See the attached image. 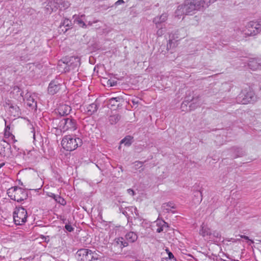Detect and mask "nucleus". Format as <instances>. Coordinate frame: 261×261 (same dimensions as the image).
I'll use <instances>...</instances> for the list:
<instances>
[{
  "instance_id": "1",
  "label": "nucleus",
  "mask_w": 261,
  "mask_h": 261,
  "mask_svg": "<svg viewBox=\"0 0 261 261\" xmlns=\"http://www.w3.org/2000/svg\"><path fill=\"white\" fill-rule=\"evenodd\" d=\"M80 65V59L78 57H71L59 61L58 68L61 72H66L76 68Z\"/></svg>"
},
{
  "instance_id": "2",
  "label": "nucleus",
  "mask_w": 261,
  "mask_h": 261,
  "mask_svg": "<svg viewBox=\"0 0 261 261\" xmlns=\"http://www.w3.org/2000/svg\"><path fill=\"white\" fill-rule=\"evenodd\" d=\"M82 140L75 135H66L63 138L61 145L63 148L67 151H72L81 146Z\"/></svg>"
},
{
  "instance_id": "3",
  "label": "nucleus",
  "mask_w": 261,
  "mask_h": 261,
  "mask_svg": "<svg viewBox=\"0 0 261 261\" xmlns=\"http://www.w3.org/2000/svg\"><path fill=\"white\" fill-rule=\"evenodd\" d=\"M7 194L11 199L21 202L28 198V192L25 189L18 187H13L7 190Z\"/></svg>"
},
{
  "instance_id": "4",
  "label": "nucleus",
  "mask_w": 261,
  "mask_h": 261,
  "mask_svg": "<svg viewBox=\"0 0 261 261\" xmlns=\"http://www.w3.org/2000/svg\"><path fill=\"white\" fill-rule=\"evenodd\" d=\"M58 127L63 133L67 131L72 132L77 128L76 121L71 117L63 118L60 121Z\"/></svg>"
},
{
  "instance_id": "5",
  "label": "nucleus",
  "mask_w": 261,
  "mask_h": 261,
  "mask_svg": "<svg viewBox=\"0 0 261 261\" xmlns=\"http://www.w3.org/2000/svg\"><path fill=\"white\" fill-rule=\"evenodd\" d=\"M197 11L190 0H186L184 3L178 6L175 11L176 16L179 17L182 15H192Z\"/></svg>"
},
{
  "instance_id": "6",
  "label": "nucleus",
  "mask_w": 261,
  "mask_h": 261,
  "mask_svg": "<svg viewBox=\"0 0 261 261\" xmlns=\"http://www.w3.org/2000/svg\"><path fill=\"white\" fill-rule=\"evenodd\" d=\"M240 31L245 37L255 36L261 32V24L257 22L250 21Z\"/></svg>"
},
{
  "instance_id": "7",
  "label": "nucleus",
  "mask_w": 261,
  "mask_h": 261,
  "mask_svg": "<svg viewBox=\"0 0 261 261\" xmlns=\"http://www.w3.org/2000/svg\"><path fill=\"white\" fill-rule=\"evenodd\" d=\"M28 214L23 207H16L13 212L14 222L16 225H20L26 222Z\"/></svg>"
},
{
  "instance_id": "8",
  "label": "nucleus",
  "mask_w": 261,
  "mask_h": 261,
  "mask_svg": "<svg viewBox=\"0 0 261 261\" xmlns=\"http://www.w3.org/2000/svg\"><path fill=\"white\" fill-rule=\"evenodd\" d=\"M256 97L253 92L249 91L246 92L245 91H242L237 97V101L243 105L255 101Z\"/></svg>"
},
{
  "instance_id": "9",
  "label": "nucleus",
  "mask_w": 261,
  "mask_h": 261,
  "mask_svg": "<svg viewBox=\"0 0 261 261\" xmlns=\"http://www.w3.org/2000/svg\"><path fill=\"white\" fill-rule=\"evenodd\" d=\"M37 96L35 94H31L28 92L25 95V97L23 98V100H25L26 103L28 107L32 109H37Z\"/></svg>"
},
{
  "instance_id": "10",
  "label": "nucleus",
  "mask_w": 261,
  "mask_h": 261,
  "mask_svg": "<svg viewBox=\"0 0 261 261\" xmlns=\"http://www.w3.org/2000/svg\"><path fill=\"white\" fill-rule=\"evenodd\" d=\"M94 252H92L91 250L88 249H81L79 250L76 254L77 255L82 256L81 258L82 260H85V259H96L97 258H95L93 256Z\"/></svg>"
},
{
  "instance_id": "11",
  "label": "nucleus",
  "mask_w": 261,
  "mask_h": 261,
  "mask_svg": "<svg viewBox=\"0 0 261 261\" xmlns=\"http://www.w3.org/2000/svg\"><path fill=\"white\" fill-rule=\"evenodd\" d=\"M59 0H50L45 6V10L47 13H51L56 11L59 7Z\"/></svg>"
},
{
  "instance_id": "12",
  "label": "nucleus",
  "mask_w": 261,
  "mask_h": 261,
  "mask_svg": "<svg viewBox=\"0 0 261 261\" xmlns=\"http://www.w3.org/2000/svg\"><path fill=\"white\" fill-rule=\"evenodd\" d=\"M61 86V85L58 81H52L49 84L48 92L50 94L54 95L60 90Z\"/></svg>"
},
{
  "instance_id": "13",
  "label": "nucleus",
  "mask_w": 261,
  "mask_h": 261,
  "mask_svg": "<svg viewBox=\"0 0 261 261\" xmlns=\"http://www.w3.org/2000/svg\"><path fill=\"white\" fill-rule=\"evenodd\" d=\"M197 11L208 7L207 0H190Z\"/></svg>"
},
{
  "instance_id": "14",
  "label": "nucleus",
  "mask_w": 261,
  "mask_h": 261,
  "mask_svg": "<svg viewBox=\"0 0 261 261\" xmlns=\"http://www.w3.org/2000/svg\"><path fill=\"white\" fill-rule=\"evenodd\" d=\"M168 18V14L166 13H163L160 16L155 17L153 19V22L155 24L156 28H159L163 23L165 22ZM165 26L164 24H163Z\"/></svg>"
},
{
  "instance_id": "15",
  "label": "nucleus",
  "mask_w": 261,
  "mask_h": 261,
  "mask_svg": "<svg viewBox=\"0 0 261 261\" xmlns=\"http://www.w3.org/2000/svg\"><path fill=\"white\" fill-rule=\"evenodd\" d=\"M57 110L60 116H64L69 114L71 111V108L69 106L64 104L60 105Z\"/></svg>"
},
{
  "instance_id": "16",
  "label": "nucleus",
  "mask_w": 261,
  "mask_h": 261,
  "mask_svg": "<svg viewBox=\"0 0 261 261\" xmlns=\"http://www.w3.org/2000/svg\"><path fill=\"white\" fill-rule=\"evenodd\" d=\"M6 105L9 106V111L11 115L15 117L20 114V109L17 105L11 103H6Z\"/></svg>"
},
{
  "instance_id": "17",
  "label": "nucleus",
  "mask_w": 261,
  "mask_h": 261,
  "mask_svg": "<svg viewBox=\"0 0 261 261\" xmlns=\"http://www.w3.org/2000/svg\"><path fill=\"white\" fill-rule=\"evenodd\" d=\"M138 235L134 231L127 232L125 235V241L129 243H133L135 242L138 239Z\"/></svg>"
},
{
  "instance_id": "18",
  "label": "nucleus",
  "mask_w": 261,
  "mask_h": 261,
  "mask_svg": "<svg viewBox=\"0 0 261 261\" xmlns=\"http://www.w3.org/2000/svg\"><path fill=\"white\" fill-rule=\"evenodd\" d=\"M248 66L253 70L261 69V61L256 59H252L248 63Z\"/></svg>"
},
{
  "instance_id": "19",
  "label": "nucleus",
  "mask_w": 261,
  "mask_h": 261,
  "mask_svg": "<svg viewBox=\"0 0 261 261\" xmlns=\"http://www.w3.org/2000/svg\"><path fill=\"white\" fill-rule=\"evenodd\" d=\"M10 94L12 97L17 100L23 97L22 92L21 89L18 86H14L12 91H11Z\"/></svg>"
},
{
  "instance_id": "20",
  "label": "nucleus",
  "mask_w": 261,
  "mask_h": 261,
  "mask_svg": "<svg viewBox=\"0 0 261 261\" xmlns=\"http://www.w3.org/2000/svg\"><path fill=\"white\" fill-rule=\"evenodd\" d=\"M176 208L175 205L172 202L164 203L162 205V209L163 211L167 213L171 212L174 213L175 211H172L171 209H175Z\"/></svg>"
},
{
  "instance_id": "21",
  "label": "nucleus",
  "mask_w": 261,
  "mask_h": 261,
  "mask_svg": "<svg viewBox=\"0 0 261 261\" xmlns=\"http://www.w3.org/2000/svg\"><path fill=\"white\" fill-rule=\"evenodd\" d=\"M156 229V231L158 233H160L164 230V228L168 227V224L163 220H157L155 221Z\"/></svg>"
},
{
  "instance_id": "22",
  "label": "nucleus",
  "mask_w": 261,
  "mask_h": 261,
  "mask_svg": "<svg viewBox=\"0 0 261 261\" xmlns=\"http://www.w3.org/2000/svg\"><path fill=\"white\" fill-rule=\"evenodd\" d=\"M84 14L81 15V16L74 15L73 18H74V22L76 23L80 27L86 28L87 25L85 22L84 21L83 18L85 17Z\"/></svg>"
},
{
  "instance_id": "23",
  "label": "nucleus",
  "mask_w": 261,
  "mask_h": 261,
  "mask_svg": "<svg viewBox=\"0 0 261 261\" xmlns=\"http://www.w3.org/2000/svg\"><path fill=\"white\" fill-rule=\"evenodd\" d=\"M48 196L53 198L57 202L62 205H65L66 204V202L64 199L61 197L60 195H56L53 193H49L48 194Z\"/></svg>"
},
{
  "instance_id": "24",
  "label": "nucleus",
  "mask_w": 261,
  "mask_h": 261,
  "mask_svg": "<svg viewBox=\"0 0 261 261\" xmlns=\"http://www.w3.org/2000/svg\"><path fill=\"white\" fill-rule=\"evenodd\" d=\"M121 100V98L119 97H113L110 98L108 101V106L110 109L114 108L116 106H118V102Z\"/></svg>"
},
{
  "instance_id": "25",
  "label": "nucleus",
  "mask_w": 261,
  "mask_h": 261,
  "mask_svg": "<svg viewBox=\"0 0 261 261\" xmlns=\"http://www.w3.org/2000/svg\"><path fill=\"white\" fill-rule=\"evenodd\" d=\"M114 244L119 245L121 248L128 246V242H126L122 237L115 238Z\"/></svg>"
},
{
  "instance_id": "26",
  "label": "nucleus",
  "mask_w": 261,
  "mask_h": 261,
  "mask_svg": "<svg viewBox=\"0 0 261 261\" xmlns=\"http://www.w3.org/2000/svg\"><path fill=\"white\" fill-rule=\"evenodd\" d=\"M192 103L191 104L190 107L192 108L195 109L197 107H199L203 103V100L200 97H198L197 98H194L192 100Z\"/></svg>"
},
{
  "instance_id": "27",
  "label": "nucleus",
  "mask_w": 261,
  "mask_h": 261,
  "mask_svg": "<svg viewBox=\"0 0 261 261\" xmlns=\"http://www.w3.org/2000/svg\"><path fill=\"white\" fill-rule=\"evenodd\" d=\"M120 118L119 114L115 113L110 116L109 120L111 124H115L119 121Z\"/></svg>"
},
{
  "instance_id": "28",
  "label": "nucleus",
  "mask_w": 261,
  "mask_h": 261,
  "mask_svg": "<svg viewBox=\"0 0 261 261\" xmlns=\"http://www.w3.org/2000/svg\"><path fill=\"white\" fill-rule=\"evenodd\" d=\"M98 106L96 103H92L87 107V111L89 115H92L97 111Z\"/></svg>"
},
{
  "instance_id": "29",
  "label": "nucleus",
  "mask_w": 261,
  "mask_h": 261,
  "mask_svg": "<svg viewBox=\"0 0 261 261\" xmlns=\"http://www.w3.org/2000/svg\"><path fill=\"white\" fill-rule=\"evenodd\" d=\"M211 231L209 228L202 225L201 226V228L200 230L199 233L203 237H206V236H209V237H210V234H211Z\"/></svg>"
},
{
  "instance_id": "30",
  "label": "nucleus",
  "mask_w": 261,
  "mask_h": 261,
  "mask_svg": "<svg viewBox=\"0 0 261 261\" xmlns=\"http://www.w3.org/2000/svg\"><path fill=\"white\" fill-rule=\"evenodd\" d=\"M231 151H234V153L231 155V157L233 158L240 157L243 155V151L239 148L234 147L232 148Z\"/></svg>"
},
{
  "instance_id": "31",
  "label": "nucleus",
  "mask_w": 261,
  "mask_h": 261,
  "mask_svg": "<svg viewBox=\"0 0 261 261\" xmlns=\"http://www.w3.org/2000/svg\"><path fill=\"white\" fill-rule=\"evenodd\" d=\"M59 9H67L70 5V3L67 0H59Z\"/></svg>"
},
{
  "instance_id": "32",
  "label": "nucleus",
  "mask_w": 261,
  "mask_h": 261,
  "mask_svg": "<svg viewBox=\"0 0 261 261\" xmlns=\"http://www.w3.org/2000/svg\"><path fill=\"white\" fill-rule=\"evenodd\" d=\"M133 137L130 136H126L121 141V144H124L125 146H129L132 143Z\"/></svg>"
},
{
  "instance_id": "33",
  "label": "nucleus",
  "mask_w": 261,
  "mask_h": 261,
  "mask_svg": "<svg viewBox=\"0 0 261 261\" xmlns=\"http://www.w3.org/2000/svg\"><path fill=\"white\" fill-rule=\"evenodd\" d=\"M214 238L220 239L221 234H220V232H219L217 230H215V231H213V232H211V234H210V237H209V239H212Z\"/></svg>"
},
{
  "instance_id": "34",
  "label": "nucleus",
  "mask_w": 261,
  "mask_h": 261,
  "mask_svg": "<svg viewBox=\"0 0 261 261\" xmlns=\"http://www.w3.org/2000/svg\"><path fill=\"white\" fill-rule=\"evenodd\" d=\"M156 31V35L158 37L162 36L165 32V27L164 25H161Z\"/></svg>"
},
{
  "instance_id": "35",
  "label": "nucleus",
  "mask_w": 261,
  "mask_h": 261,
  "mask_svg": "<svg viewBox=\"0 0 261 261\" xmlns=\"http://www.w3.org/2000/svg\"><path fill=\"white\" fill-rule=\"evenodd\" d=\"M166 250L168 255V258L169 260H170V261H177L176 259L174 257L172 252L169 251L168 249H166Z\"/></svg>"
},
{
  "instance_id": "36",
  "label": "nucleus",
  "mask_w": 261,
  "mask_h": 261,
  "mask_svg": "<svg viewBox=\"0 0 261 261\" xmlns=\"http://www.w3.org/2000/svg\"><path fill=\"white\" fill-rule=\"evenodd\" d=\"M10 127L8 125L6 126L5 129V136L9 137L11 134L10 133Z\"/></svg>"
},
{
  "instance_id": "37",
  "label": "nucleus",
  "mask_w": 261,
  "mask_h": 261,
  "mask_svg": "<svg viewBox=\"0 0 261 261\" xmlns=\"http://www.w3.org/2000/svg\"><path fill=\"white\" fill-rule=\"evenodd\" d=\"M143 165V163L140 161H136L134 163V167L135 168V169H137L138 168H139L141 167Z\"/></svg>"
},
{
  "instance_id": "38",
  "label": "nucleus",
  "mask_w": 261,
  "mask_h": 261,
  "mask_svg": "<svg viewBox=\"0 0 261 261\" xmlns=\"http://www.w3.org/2000/svg\"><path fill=\"white\" fill-rule=\"evenodd\" d=\"M65 228L66 229L67 231L69 232H72L74 230L73 227L70 224H69L65 225Z\"/></svg>"
},
{
  "instance_id": "39",
  "label": "nucleus",
  "mask_w": 261,
  "mask_h": 261,
  "mask_svg": "<svg viewBox=\"0 0 261 261\" xmlns=\"http://www.w3.org/2000/svg\"><path fill=\"white\" fill-rule=\"evenodd\" d=\"M239 236L240 237V238H241L242 239H244L245 240L250 241L251 243H254L253 241H252L251 240H250L249 239V237L246 236H245V235H239Z\"/></svg>"
},
{
  "instance_id": "40",
  "label": "nucleus",
  "mask_w": 261,
  "mask_h": 261,
  "mask_svg": "<svg viewBox=\"0 0 261 261\" xmlns=\"http://www.w3.org/2000/svg\"><path fill=\"white\" fill-rule=\"evenodd\" d=\"M127 193L132 196H134L135 195V192L133 190L131 189H128L127 190Z\"/></svg>"
},
{
  "instance_id": "41",
  "label": "nucleus",
  "mask_w": 261,
  "mask_h": 261,
  "mask_svg": "<svg viewBox=\"0 0 261 261\" xmlns=\"http://www.w3.org/2000/svg\"><path fill=\"white\" fill-rule=\"evenodd\" d=\"M131 208L134 210L136 216L139 217V213L137 208L136 207H132Z\"/></svg>"
},
{
  "instance_id": "42",
  "label": "nucleus",
  "mask_w": 261,
  "mask_h": 261,
  "mask_svg": "<svg viewBox=\"0 0 261 261\" xmlns=\"http://www.w3.org/2000/svg\"><path fill=\"white\" fill-rule=\"evenodd\" d=\"M195 196L196 195L197 196H200V200H198V201H201L202 200V193L200 192H196V194L195 195Z\"/></svg>"
},
{
  "instance_id": "43",
  "label": "nucleus",
  "mask_w": 261,
  "mask_h": 261,
  "mask_svg": "<svg viewBox=\"0 0 261 261\" xmlns=\"http://www.w3.org/2000/svg\"><path fill=\"white\" fill-rule=\"evenodd\" d=\"M124 3L123 0H118L115 3V5L118 6L119 5H121L122 4H123Z\"/></svg>"
},
{
  "instance_id": "44",
  "label": "nucleus",
  "mask_w": 261,
  "mask_h": 261,
  "mask_svg": "<svg viewBox=\"0 0 261 261\" xmlns=\"http://www.w3.org/2000/svg\"><path fill=\"white\" fill-rule=\"evenodd\" d=\"M215 1H216V0H209L208 1H207V3H208V6L210 5V4L211 3H214Z\"/></svg>"
},
{
  "instance_id": "45",
  "label": "nucleus",
  "mask_w": 261,
  "mask_h": 261,
  "mask_svg": "<svg viewBox=\"0 0 261 261\" xmlns=\"http://www.w3.org/2000/svg\"><path fill=\"white\" fill-rule=\"evenodd\" d=\"M31 132L33 133V138L35 140V134L34 130L33 129V130H32Z\"/></svg>"
},
{
  "instance_id": "46",
  "label": "nucleus",
  "mask_w": 261,
  "mask_h": 261,
  "mask_svg": "<svg viewBox=\"0 0 261 261\" xmlns=\"http://www.w3.org/2000/svg\"><path fill=\"white\" fill-rule=\"evenodd\" d=\"M132 102L134 103V104H137L138 103V101H136L135 99H133L132 100Z\"/></svg>"
},
{
  "instance_id": "47",
  "label": "nucleus",
  "mask_w": 261,
  "mask_h": 261,
  "mask_svg": "<svg viewBox=\"0 0 261 261\" xmlns=\"http://www.w3.org/2000/svg\"><path fill=\"white\" fill-rule=\"evenodd\" d=\"M5 163H4V162H3V163H1V164H0V169H1L2 167H3V166L5 165Z\"/></svg>"
},
{
  "instance_id": "48",
  "label": "nucleus",
  "mask_w": 261,
  "mask_h": 261,
  "mask_svg": "<svg viewBox=\"0 0 261 261\" xmlns=\"http://www.w3.org/2000/svg\"><path fill=\"white\" fill-rule=\"evenodd\" d=\"M66 22H68V20H64V22H63V25H64L66 24Z\"/></svg>"
},
{
  "instance_id": "49",
  "label": "nucleus",
  "mask_w": 261,
  "mask_h": 261,
  "mask_svg": "<svg viewBox=\"0 0 261 261\" xmlns=\"http://www.w3.org/2000/svg\"><path fill=\"white\" fill-rule=\"evenodd\" d=\"M88 24L91 25H92V23H91L90 22H89Z\"/></svg>"
},
{
  "instance_id": "50",
  "label": "nucleus",
  "mask_w": 261,
  "mask_h": 261,
  "mask_svg": "<svg viewBox=\"0 0 261 261\" xmlns=\"http://www.w3.org/2000/svg\"><path fill=\"white\" fill-rule=\"evenodd\" d=\"M125 213H126V212H123L122 213H123V214H124V215H125Z\"/></svg>"
}]
</instances>
